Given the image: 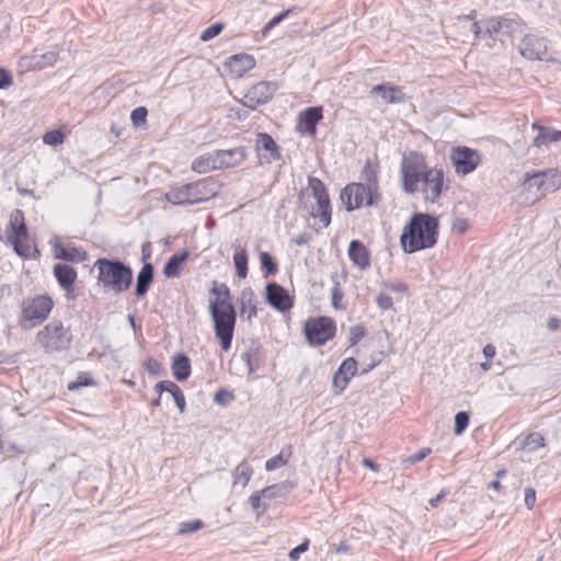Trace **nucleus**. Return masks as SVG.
<instances>
[{"mask_svg":"<svg viewBox=\"0 0 561 561\" xmlns=\"http://www.w3.org/2000/svg\"><path fill=\"white\" fill-rule=\"evenodd\" d=\"M401 188L405 194L421 193L425 202L435 204L449 188L443 168L430 167L423 153L410 151L400 164Z\"/></svg>","mask_w":561,"mask_h":561,"instance_id":"nucleus-1","label":"nucleus"},{"mask_svg":"<svg viewBox=\"0 0 561 561\" xmlns=\"http://www.w3.org/2000/svg\"><path fill=\"white\" fill-rule=\"evenodd\" d=\"M438 219L426 213H414L403 227L400 244L404 253L411 254L433 248L438 240Z\"/></svg>","mask_w":561,"mask_h":561,"instance_id":"nucleus-2","label":"nucleus"},{"mask_svg":"<svg viewBox=\"0 0 561 561\" xmlns=\"http://www.w3.org/2000/svg\"><path fill=\"white\" fill-rule=\"evenodd\" d=\"M93 267L98 271V285L104 293L122 294L133 283V270L118 259L100 257Z\"/></svg>","mask_w":561,"mask_h":561,"instance_id":"nucleus-3","label":"nucleus"},{"mask_svg":"<svg viewBox=\"0 0 561 561\" xmlns=\"http://www.w3.org/2000/svg\"><path fill=\"white\" fill-rule=\"evenodd\" d=\"M209 314L214 323L216 337L219 340L222 351L231 347L233 332L237 322V311L231 301L227 299H210Z\"/></svg>","mask_w":561,"mask_h":561,"instance_id":"nucleus-4","label":"nucleus"},{"mask_svg":"<svg viewBox=\"0 0 561 561\" xmlns=\"http://www.w3.org/2000/svg\"><path fill=\"white\" fill-rule=\"evenodd\" d=\"M217 195V186L211 178L171 187L165 199L174 205H194L207 202Z\"/></svg>","mask_w":561,"mask_h":561,"instance_id":"nucleus-5","label":"nucleus"},{"mask_svg":"<svg viewBox=\"0 0 561 561\" xmlns=\"http://www.w3.org/2000/svg\"><path fill=\"white\" fill-rule=\"evenodd\" d=\"M72 335L60 320H53L36 334V342L45 353L51 354L67 350Z\"/></svg>","mask_w":561,"mask_h":561,"instance_id":"nucleus-6","label":"nucleus"},{"mask_svg":"<svg viewBox=\"0 0 561 561\" xmlns=\"http://www.w3.org/2000/svg\"><path fill=\"white\" fill-rule=\"evenodd\" d=\"M53 307L54 301L46 294L24 299L21 305L20 325L28 330L43 323L48 318Z\"/></svg>","mask_w":561,"mask_h":561,"instance_id":"nucleus-7","label":"nucleus"},{"mask_svg":"<svg viewBox=\"0 0 561 561\" xmlns=\"http://www.w3.org/2000/svg\"><path fill=\"white\" fill-rule=\"evenodd\" d=\"M336 332L333 319L329 317L310 318L305 322L304 333L311 345H323L332 340Z\"/></svg>","mask_w":561,"mask_h":561,"instance_id":"nucleus-8","label":"nucleus"},{"mask_svg":"<svg viewBox=\"0 0 561 561\" xmlns=\"http://www.w3.org/2000/svg\"><path fill=\"white\" fill-rule=\"evenodd\" d=\"M377 194L363 183H350L340 193V199L347 211H353L362 206H371Z\"/></svg>","mask_w":561,"mask_h":561,"instance_id":"nucleus-9","label":"nucleus"},{"mask_svg":"<svg viewBox=\"0 0 561 561\" xmlns=\"http://www.w3.org/2000/svg\"><path fill=\"white\" fill-rule=\"evenodd\" d=\"M450 160L457 174L467 175L481 163V154L478 150L460 146L451 150Z\"/></svg>","mask_w":561,"mask_h":561,"instance_id":"nucleus-10","label":"nucleus"},{"mask_svg":"<svg viewBox=\"0 0 561 561\" xmlns=\"http://www.w3.org/2000/svg\"><path fill=\"white\" fill-rule=\"evenodd\" d=\"M278 88L279 84L276 81H260L244 94L243 105L255 110L257 106L268 103Z\"/></svg>","mask_w":561,"mask_h":561,"instance_id":"nucleus-11","label":"nucleus"},{"mask_svg":"<svg viewBox=\"0 0 561 561\" xmlns=\"http://www.w3.org/2000/svg\"><path fill=\"white\" fill-rule=\"evenodd\" d=\"M518 48L520 55L526 59L545 61L553 60V58L549 56L548 41L545 37L528 34L523 37Z\"/></svg>","mask_w":561,"mask_h":561,"instance_id":"nucleus-12","label":"nucleus"},{"mask_svg":"<svg viewBox=\"0 0 561 561\" xmlns=\"http://www.w3.org/2000/svg\"><path fill=\"white\" fill-rule=\"evenodd\" d=\"M54 276L59 287L65 291L68 300H76L78 294L75 288L77 280V271L69 264L58 263L54 266Z\"/></svg>","mask_w":561,"mask_h":561,"instance_id":"nucleus-13","label":"nucleus"},{"mask_svg":"<svg viewBox=\"0 0 561 561\" xmlns=\"http://www.w3.org/2000/svg\"><path fill=\"white\" fill-rule=\"evenodd\" d=\"M265 299L272 308L279 312H286L294 306V300L288 291L275 282L266 284Z\"/></svg>","mask_w":561,"mask_h":561,"instance_id":"nucleus-14","label":"nucleus"},{"mask_svg":"<svg viewBox=\"0 0 561 561\" xmlns=\"http://www.w3.org/2000/svg\"><path fill=\"white\" fill-rule=\"evenodd\" d=\"M357 373V362L354 357L345 358L333 375L332 388L334 394H341Z\"/></svg>","mask_w":561,"mask_h":561,"instance_id":"nucleus-15","label":"nucleus"},{"mask_svg":"<svg viewBox=\"0 0 561 561\" xmlns=\"http://www.w3.org/2000/svg\"><path fill=\"white\" fill-rule=\"evenodd\" d=\"M323 118L322 106L307 107L298 115L297 131L314 136L317 133V125Z\"/></svg>","mask_w":561,"mask_h":561,"instance_id":"nucleus-16","label":"nucleus"},{"mask_svg":"<svg viewBox=\"0 0 561 561\" xmlns=\"http://www.w3.org/2000/svg\"><path fill=\"white\" fill-rule=\"evenodd\" d=\"M216 153L220 169L238 167L248 158L247 149L242 146L232 149L216 150Z\"/></svg>","mask_w":561,"mask_h":561,"instance_id":"nucleus-17","label":"nucleus"},{"mask_svg":"<svg viewBox=\"0 0 561 561\" xmlns=\"http://www.w3.org/2000/svg\"><path fill=\"white\" fill-rule=\"evenodd\" d=\"M370 94H379L388 104H401L407 101L403 88L391 83L374 85Z\"/></svg>","mask_w":561,"mask_h":561,"instance_id":"nucleus-18","label":"nucleus"},{"mask_svg":"<svg viewBox=\"0 0 561 561\" xmlns=\"http://www.w3.org/2000/svg\"><path fill=\"white\" fill-rule=\"evenodd\" d=\"M8 241L13 245L16 254L22 257L30 256V237L26 225H20L18 230L7 236Z\"/></svg>","mask_w":561,"mask_h":561,"instance_id":"nucleus-19","label":"nucleus"},{"mask_svg":"<svg viewBox=\"0 0 561 561\" xmlns=\"http://www.w3.org/2000/svg\"><path fill=\"white\" fill-rule=\"evenodd\" d=\"M348 257L353 264L362 271H365L370 266L369 251L359 240L351 241L348 245Z\"/></svg>","mask_w":561,"mask_h":561,"instance_id":"nucleus-20","label":"nucleus"},{"mask_svg":"<svg viewBox=\"0 0 561 561\" xmlns=\"http://www.w3.org/2000/svg\"><path fill=\"white\" fill-rule=\"evenodd\" d=\"M53 252L55 259L67 262L81 263L87 260V252L84 250L77 247H64L58 241L53 244Z\"/></svg>","mask_w":561,"mask_h":561,"instance_id":"nucleus-21","label":"nucleus"},{"mask_svg":"<svg viewBox=\"0 0 561 561\" xmlns=\"http://www.w3.org/2000/svg\"><path fill=\"white\" fill-rule=\"evenodd\" d=\"M58 59L59 53L56 50L41 53L38 49H34L33 54L26 57V60H28L27 66L38 70L54 66Z\"/></svg>","mask_w":561,"mask_h":561,"instance_id":"nucleus-22","label":"nucleus"},{"mask_svg":"<svg viewBox=\"0 0 561 561\" xmlns=\"http://www.w3.org/2000/svg\"><path fill=\"white\" fill-rule=\"evenodd\" d=\"M228 66L232 73L241 77L255 67V59L248 54H238L229 58Z\"/></svg>","mask_w":561,"mask_h":561,"instance_id":"nucleus-23","label":"nucleus"},{"mask_svg":"<svg viewBox=\"0 0 561 561\" xmlns=\"http://www.w3.org/2000/svg\"><path fill=\"white\" fill-rule=\"evenodd\" d=\"M154 268L151 263H144L141 270L137 275L135 295L137 297H144L150 288L153 282Z\"/></svg>","mask_w":561,"mask_h":561,"instance_id":"nucleus-24","label":"nucleus"},{"mask_svg":"<svg viewBox=\"0 0 561 561\" xmlns=\"http://www.w3.org/2000/svg\"><path fill=\"white\" fill-rule=\"evenodd\" d=\"M257 314V301L252 289H244L240 297V316L251 321Z\"/></svg>","mask_w":561,"mask_h":561,"instance_id":"nucleus-25","label":"nucleus"},{"mask_svg":"<svg viewBox=\"0 0 561 561\" xmlns=\"http://www.w3.org/2000/svg\"><path fill=\"white\" fill-rule=\"evenodd\" d=\"M256 151L260 153L261 150L267 152L268 160L280 159L279 148L273 137L266 133H259L256 135Z\"/></svg>","mask_w":561,"mask_h":561,"instance_id":"nucleus-26","label":"nucleus"},{"mask_svg":"<svg viewBox=\"0 0 561 561\" xmlns=\"http://www.w3.org/2000/svg\"><path fill=\"white\" fill-rule=\"evenodd\" d=\"M261 355L262 346L259 343H252L250 347L241 354V359L247 365L249 375H252L260 369Z\"/></svg>","mask_w":561,"mask_h":561,"instance_id":"nucleus-27","label":"nucleus"},{"mask_svg":"<svg viewBox=\"0 0 561 561\" xmlns=\"http://www.w3.org/2000/svg\"><path fill=\"white\" fill-rule=\"evenodd\" d=\"M533 128L538 129L539 131L538 135L534 138L533 142V145L537 148L561 140V130L548 128L539 125L538 123H534Z\"/></svg>","mask_w":561,"mask_h":561,"instance_id":"nucleus-28","label":"nucleus"},{"mask_svg":"<svg viewBox=\"0 0 561 561\" xmlns=\"http://www.w3.org/2000/svg\"><path fill=\"white\" fill-rule=\"evenodd\" d=\"M219 169L216 150L199 156L192 162V170L201 174Z\"/></svg>","mask_w":561,"mask_h":561,"instance_id":"nucleus-29","label":"nucleus"},{"mask_svg":"<svg viewBox=\"0 0 561 561\" xmlns=\"http://www.w3.org/2000/svg\"><path fill=\"white\" fill-rule=\"evenodd\" d=\"M188 255L190 253L186 250L175 252L164 264L163 275L168 278L178 277Z\"/></svg>","mask_w":561,"mask_h":561,"instance_id":"nucleus-30","label":"nucleus"},{"mask_svg":"<svg viewBox=\"0 0 561 561\" xmlns=\"http://www.w3.org/2000/svg\"><path fill=\"white\" fill-rule=\"evenodd\" d=\"M172 374L174 378L182 382L188 379L191 375V360L187 355L181 353L178 354L171 365Z\"/></svg>","mask_w":561,"mask_h":561,"instance_id":"nucleus-31","label":"nucleus"},{"mask_svg":"<svg viewBox=\"0 0 561 561\" xmlns=\"http://www.w3.org/2000/svg\"><path fill=\"white\" fill-rule=\"evenodd\" d=\"M540 175H542L545 183L541 184V187H543V194L547 195L561 188V173L558 169L541 170Z\"/></svg>","mask_w":561,"mask_h":561,"instance_id":"nucleus-32","label":"nucleus"},{"mask_svg":"<svg viewBox=\"0 0 561 561\" xmlns=\"http://www.w3.org/2000/svg\"><path fill=\"white\" fill-rule=\"evenodd\" d=\"M318 208L317 211H311L310 215L312 217H319L323 227H328L331 224L332 216V207L330 203V197L327 195L317 202Z\"/></svg>","mask_w":561,"mask_h":561,"instance_id":"nucleus-33","label":"nucleus"},{"mask_svg":"<svg viewBox=\"0 0 561 561\" xmlns=\"http://www.w3.org/2000/svg\"><path fill=\"white\" fill-rule=\"evenodd\" d=\"M360 180L363 181V186H367L370 191L377 194L378 191V179L375 168L371 165L369 160L366 161L364 169L360 173Z\"/></svg>","mask_w":561,"mask_h":561,"instance_id":"nucleus-34","label":"nucleus"},{"mask_svg":"<svg viewBox=\"0 0 561 561\" xmlns=\"http://www.w3.org/2000/svg\"><path fill=\"white\" fill-rule=\"evenodd\" d=\"M253 473L252 467L247 462L242 461L240 462L233 470V484H241L242 486H245Z\"/></svg>","mask_w":561,"mask_h":561,"instance_id":"nucleus-35","label":"nucleus"},{"mask_svg":"<svg viewBox=\"0 0 561 561\" xmlns=\"http://www.w3.org/2000/svg\"><path fill=\"white\" fill-rule=\"evenodd\" d=\"M289 492V488L286 482H280L276 484L268 485L261 490V494H263V499L267 502V500L274 499H283Z\"/></svg>","mask_w":561,"mask_h":561,"instance_id":"nucleus-36","label":"nucleus"},{"mask_svg":"<svg viewBox=\"0 0 561 561\" xmlns=\"http://www.w3.org/2000/svg\"><path fill=\"white\" fill-rule=\"evenodd\" d=\"M291 456V447L283 448L280 453L272 458H270L265 462V469L267 471H273L285 466L288 462L289 457Z\"/></svg>","mask_w":561,"mask_h":561,"instance_id":"nucleus-37","label":"nucleus"},{"mask_svg":"<svg viewBox=\"0 0 561 561\" xmlns=\"http://www.w3.org/2000/svg\"><path fill=\"white\" fill-rule=\"evenodd\" d=\"M233 263L237 275L240 278H245L248 275V253L245 249H239L233 254Z\"/></svg>","mask_w":561,"mask_h":561,"instance_id":"nucleus-38","label":"nucleus"},{"mask_svg":"<svg viewBox=\"0 0 561 561\" xmlns=\"http://www.w3.org/2000/svg\"><path fill=\"white\" fill-rule=\"evenodd\" d=\"M260 263L265 277L275 275L278 272V264L268 252H260Z\"/></svg>","mask_w":561,"mask_h":561,"instance_id":"nucleus-39","label":"nucleus"},{"mask_svg":"<svg viewBox=\"0 0 561 561\" xmlns=\"http://www.w3.org/2000/svg\"><path fill=\"white\" fill-rule=\"evenodd\" d=\"M541 184L545 183L542 175H540V171L525 173L524 185L527 186L528 190L535 186L541 196H546V194H543V187H541Z\"/></svg>","mask_w":561,"mask_h":561,"instance_id":"nucleus-40","label":"nucleus"},{"mask_svg":"<svg viewBox=\"0 0 561 561\" xmlns=\"http://www.w3.org/2000/svg\"><path fill=\"white\" fill-rule=\"evenodd\" d=\"M543 436L538 432L528 434L523 440V448L528 451H535L543 446Z\"/></svg>","mask_w":561,"mask_h":561,"instance_id":"nucleus-41","label":"nucleus"},{"mask_svg":"<svg viewBox=\"0 0 561 561\" xmlns=\"http://www.w3.org/2000/svg\"><path fill=\"white\" fill-rule=\"evenodd\" d=\"M309 188L311 190L312 196L317 199H322L329 195L328 190L324 183L318 178H309L308 180Z\"/></svg>","mask_w":561,"mask_h":561,"instance_id":"nucleus-42","label":"nucleus"},{"mask_svg":"<svg viewBox=\"0 0 561 561\" xmlns=\"http://www.w3.org/2000/svg\"><path fill=\"white\" fill-rule=\"evenodd\" d=\"M20 225H26L24 213L21 209H14L10 214V220L7 227V236L16 231Z\"/></svg>","mask_w":561,"mask_h":561,"instance_id":"nucleus-43","label":"nucleus"},{"mask_svg":"<svg viewBox=\"0 0 561 561\" xmlns=\"http://www.w3.org/2000/svg\"><path fill=\"white\" fill-rule=\"evenodd\" d=\"M485 21V35H488L490 38H496L500 33H503V24L505 22H500L499 19H489Z\"/></svg>","mask_w":561,"mask_h":561,"instance_id":"nucleus-44","label":"nucleus"},{"mask_svg":"<svg viewBox=\"0 0 561 561\" xmlns=\"http://www.w3.org/2000/svg\"><path fill=\"white\" fill-rule=\"evenodd\" d=\"M469 413L466 411H460L455 415V426L454 432L456 435H461L469 425Z\"/></svg>","mask_w":561,"mask_h":561,"instance_id":"nucleus-45","label":"nucleus"},{"mask_svg":"<svg viewBox=\"0 0 561 561\" xmlns=\"http://www.w3.org/2000/svg\"><path fill=\"white\" fill-rule=\"evenodd\" d=\"M204 526L205 525L201 519L183 522L179 526V534L180 535L193 534V533L204 528Z\"/></svg>","mask_w":561,"mask_h":561,"instance_id":"nucleus-46","label":"nucleus"},{"mask_svg":"<svg viewBox=\"0 0 561 561\" xmlns=\"http://www.w3.org/2000/svg\"><path fill=\"white\" fill-rule=\"evenodd\" d=\"M64 134L59 129H54L45 133L43 136V141L49 146H58L64 142Z\"/></svg>","mask_w":561,"mask_h":561,"instance_id":"nucleus-47","label":"nucleus"},{"mask_svg":"<svg viewBox=\"0 0 561 561\" xmlns=\"http://www.w3.org/2000/svg\"><path fill=\"white\" fill-rule=\"evenodd\" d=\"M249 502H250L251 506L253 507V510H255V511L261 510V513L266 512V510L270 506L268 503L263 499V494H261V491L254 492L249 497Z\"/></svg>","mask_w":561,"mask_h":561,"instance_id":"nucleus-48","label":"nucleus"},{"mask_svg":"<svg viewBox=\"0 0 561 561\" xmlns=\"http://www.w3.org/2000/svg\"><path fill=\"white\" fill-rule=\"evenodd\" d=\"M210 294L215 295L216 298L227 299V301H230V289L224 283L214 282Z\"/></svg>","mask_w":561,"mask_h":561,"instance_id":"nucleus-49","label":"nucleus"},{"mask_svg":"<svg viewBox=\"0 0 561 561\" xmlns=\"http://www.w3.org/2000/svg\"><path fill=\"white\" fill-rule=\"evenodd\" d=\"M293 11V9L285 10L277 15H275L273 19H271L263 27L262 33L263 35H266L272 28H274L276 25H278L282 21H284L289 13Z\"/></svg>","mask_w":561,"mask_h":561,"instance_id":"nucleus-50","label":"nucleus"},{"mask_svg":"<svg viewBox=\"0 0 561 561\" xmlns=\"http://www.w3.org/2000/svg\"><path fill=\"white\" fill-rule=\"evenodd\" d=\"M224 28V25L221 23H215V24H211L210 26H208L207 28H205L199 38L203 41V42H208L210 39H213L214 37H216L217 35L220 34V32L222 31Z\"/></svg>","mask_w":561,"mask_h":561,"instance_id":"nucleus-51","label":"nucleus"},{"mask_svg":"<svg viewBox=\"0 0 561 561\" xmlns=\"http://www.w3.org/2000/svg\"><path fill=\"white\" fill-rule=\"evenodd\" d=\"M148 111L145 106L136 107L131 111L130 119L135 126H140L146 123Z\"/></svg>","mask_w":561,"mask_h":561,"instance_id":"nucleus-52","label":"nucleus"},{"mask_svg":"<svg viewBox=\"0 0 561 561\" xmlns=\"http://www.w3.org/2000/svg\"><path fill=\"white\" fill-rule=\"evenodd\" d=\"M365 333H366V330L360 324L351 327L350 336H348L350 344L352 346L356 345L365 336Z\"/></svg>","mask_w":561,"mask_h":561,"instance_id":"nucleus-53","label":"nucleus"},{"mask_svg":"<svg viewBox=\"0 0 561 561\" xmlns=\"http://www.w3.org/2000/svg\"><path fill=\"white\" fill-rule=\"evenodd\" d=\"M234 399V394L224 388L215 393V402L220 405H226Z\"/></svg>","mask_w":561,"mask_h":561,"instance_id":"nucleus-54","label":"nucleus"},{"mask_svg":"<svg viewBox=\"0 0 561 561\" xmlns=\"http://www.w3.org/2000/svg\"><path fill=\"white\" fill-rule=\"evenodd\" d=\"M331 298H332V306L334 309L339 310V309H343L344 307L340 304L341 300L343 299L344 297V294L340 287L339 284H335L334 287L332 288V293H331Z\"/></svg>","mask_w":561,"mask_h":561,"instance_id":"nucleus-55","label":"nucleus"},{"mask_svg":"<svg viewBox=\"0 0 561 561\" xmlns=\"http://www.w3.org/2000/svg\"><path fill=\"white\" fill-rule=\"evenodd\" d=\"M309 548V540L305 539L301 543L290 550L289 559L291 561H297L300 558V554L307 551Z\"/></svg>","mask_w":561,"mask_h":561,"instance_id":"nucleus-56","label":"nucleus"},{"mask_svg":"<svg viewBox=\"0 0 561 561\" xmlns=\"http://www.w3.org/2000/svg\"><path fill=\"white\" fill-rule=\"evenodd\" d=\"M376 304L382 310H389L393 307L392 298L383 293L378 295L376 298Z\"/></svg>","mask_w":561,"mask_h":561,"instance_id":"nucleus-57","label":"nucleus"},{"mask_svg":"<svg viewBox=\"0 0 561 561\" xmlns=\"http://www.w3.org/2000/svg\"><path fill=\"white\" fill-rule=\"evenodd\" d=\"M172 397L174 399V402H175L180 413H184L185 409H186V401H185V397H184L182 389H179V391L173 392Z\"/></svg>","mask_w":561,"mask_h":561,"instance_id":"nucleus-58","label":"nucleus"},{"mask_svg":"<svg viewBox=\"0 0 561 561\" xmlns=\"http://www.w3.org/2000/svg\"><path fill=\"white\" fill-rule=\"evenodd\" d=\"M13 82L12 76L9 70L0 68V89L9 88Z\"/></svg>","mask_w":561,"mask_h":561,"instance_id":"nucleus-59","label":"nucleus"},{"mask_svg":"<svg viewBox=\"0 0 561 561\" xmlns=\"http://www.w3.org/2000/svg\"><path fill=\"white\" fill-rule=\"evenodd\" d=\"M430 453H431V448H422L419 451L410 455L407 460L410 463H417V462L422 461Z\"/></svg>","mask_w":561,"mask_h":561,"instance_id":"nucleus-60","label":"nucleus"},{"mask_svg":"<svg viewBox=\"0 0 561 561\" xmlns=\"http://www.w3.org/2000/svg\"><path fill=\"white\" fill-rule=\"evenodd\" d=\"M386 288L391 290V291H394V293H401V294H404L409 290V287L407 284L404 283H401V282H388L386 283Z\"/></svg>","mask_w":561,"mask_h":561,"instance_id":"nucleus-61","label":"nucleus"},{"mask_svg":"<svg viewBox=\"0 0 561 561\" xmlns=\"http://www.w3.org/2000/svg\"><path fill=\"white\" fill-rule=\"evenodd\" d=\"M146 369L150 375L157 376L161 370V364L153 358H148L146 362Z\"/></svg>","mask_w":561,"mask_h":561,"instance_id":"nucleus-62","label":"nucleus"},{"mask_svg":"<svg viewBox=\"0 0 561 561\" xmlns=\"http://www.w3.org/2000/svg\"><path fill=\"white\" fill-rule=\"evenodd\" d=\"M525 505L528 510H531L536 502V491L533 488L525 489Z\"/></svg>","mask_w":561,"mask_h":561,"instance_id":"nucleus-63","label":"nucleus"},{"mask_svg":"<svg viewBox=\"0 0 561 561\" xmlns=\"http://www.w3.org/2000/svg\"><path fill=\"white\" fill-rule=\"evenodd\" d=\"M484 27H485V21H479V22H474V23L471 25V31H472V33H473L477 37L485 36Z\"/></svg>","mask_w":561,"mask_h":561,"instance_id":"nucleus-64","label":"nucleus"}]
</instances>
